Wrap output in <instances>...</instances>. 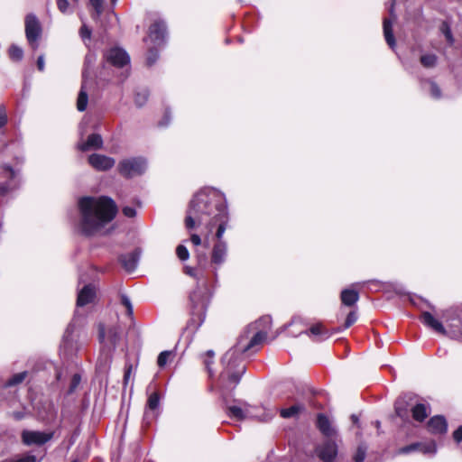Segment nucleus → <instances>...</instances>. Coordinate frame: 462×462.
I'll return each instance as SVG.
<instances>
[{
  "label": "nucleus",
  "instance_id": "obj_1",
  "mask_svg": "<svg viewBox=\"0 0 462 462\" xmlns=\"http://www.w3.org/2000/svg\"><path fill=\"white\" fill-rule=\"evenodd\" d=\"M271 325L270 316H263L250 324L245 333L240 336L236 345L223 356L221 359L223 370L218 378L217 388L225 403L227 402L228 397L231 396L245 372V366L241 359L242 354L258 351L267 337Z\"/></svg>",
  "mask_w": 462,
  "mask_h": 462
},
{
  "label": "nucleus",
  "instance_id": "obj_2",
  "mask_svg": "<svg viewBox=\"0 0 462 462\" xmlns=\"http://www.w3.org/2000/svg\"><path fill=\"white\" fill-rule=\"evenodd\" d=\"M228 212L225 195L215 189H203L190 200L185 226L192 229L196 225L205 226L209 232L217 226L216 236L220 239L226 228Z\"/></svg>",
  "mask_w": 462,
  "mask_h": 462
},
{
  "label": "nucleus",
  "instance_id": "obj_3",
  "mask_svg": "<svg viewBox=\"0 0 462 462\" xmlns=\"http://www.w3.org/2000/svg\"><path fill=\"white\" fill-rule=\"evenodd\" d=\"M78 206L80 213L79 228L85 236L99 232L117 213L115 201L108 197H83Z\"/></svg>",
  "mask_w": 462,
  "mask_h": 462
},
{
  "label": "nucleus",
  "instance_id": "obj_4",
  "mask_svg": "<svg viewBox=\"0 0 462 462\" xmlns=\"http://www.w3.org/2000/svg\"><path fill=\"white\" fill-rule=\"evenodd\" d=\"M185 273L198 279L197 288L190 293L189 300L191 304V321L198 322V326H200L204 322L212 293L207 282L198 278L197 272L193 268L186 267Z\"/></svg>",
  "mask_w": 462,
  "mask_h": 462
},
{
  "label": "nucleus",
  "instance_id": "obj_5",
  "mask_svg": "<svg viewBox=\"0 0 462 462\" xmlns=\"http://www.w3.org/2000/svg\"><path fill=\"white\" fill-rule=\"evenodd\" d=\"M226 413L228 417L237 420L254 419L260 421H269L274 415L273 411L263 406L254 407L244 402L243 407L237 405L226 406Z\"/></svg>",
  "mask_w": 462,
  "mask_h": 462
},
{
  "label": "nucleus",
  "instance_id": "obj_6",
  "mask_svg": "<svg viewBox=\"0 0 462 462\" xmlns=\"http://www.w3.org/2000/svg\"><path fill=\"white\" fill-rule=\"evenodd\" d=\"M77 318L68 325L60 345V351L63 355L70 356L75 355L84 344L79 340V332L76 325Z\"/></svg>",
  "mask_w": 462,
  "mask_h": 462
},
{
  "label": "nucleus",
  "instance_id": "obj_7",
  "mask_svg": "<svg viewBox=\"0 0 462 462\" xmlns=\"http://www.w3.org/2000/svg\"><path fill=\"white\" fill-rule=\"evenodd\" d=\"M147 167L146 161L142 157L125 159L119 162L118 172L125 178H133L143 174Z\"/></svg>",
  "mask_w": 462,
  "mask_h": 462
},
{
  "label": "nucleus",
  "instance_id": "obj_8",
  "mask_svg": "<svg viewBox=\"0 0 462 462\" xmlns=\"http://www.w3.org/2000/svg\"><path fill=\"white\" fill-rule=\"evenodd\" d=\"M217 240L210 255V263L213 266L212 273L216 282L218 278V268L226 262L227 257V244L222 240V237Z\"/></svg>",
  "mask_w": 462,
  "mask_h": 462
},
{
  "label": "nucleus",
  "instance_id": "obj_9",
  "mask_svg": "<svg viewBox=\"0 0 462 462\" xmlns=\"http://www.w3.org/2000/svg\"><path fill=\"white\" fill-rule=\"evenodd\" d=\"M42 34V27L34 14H28L25 18L26 39L33 50L39 46L38 40Z\"/></svg>",
  "mask_w": 462,
  "mask_h": 462
},
{
  "label": "nucleus",
  "instance_id": "obj_10",
  "mask_svg": "<svg viewBox=\"0 0 462 462\" xmlns=\"http://www.w3.org/2000/svg\"><path fill=\"white\" fill-rule=\"evenodd\" d=\"M447 322L450 337L462 342V309L448 311Z\"/></svg>",
  "mask_w": 462,
  "mask_h": 462
},
{
  "label": "nucleus",
  "instance_id": "obj_11",
  "mask_svg": "<svg viewBox=\"0 0 462 462\" xmlns=\"http://www.w3.org/2000/svg\"><path fill=\"white\" fill-rule=\"evenodd\" d=\"M53 432H43L37 430H23L21 437L22 441L26 446L43 445L53 438Z\"/></svg>",
  "mask_w": 462,
  "mask_h": 462
},
{
  "label": "nucleus",
  "instance_id": "obj_12",
  "mask_svg": "<svg viewBox=\"0 0 462 462\" xmlns=\"http://www.w3.org/2000/svg\"><path fill=\"white\" fill-rule=\"evenodd\" d=\"M105 58L107 62L119 68L124 67L130 62V57L127 52L117 47L108 50L105 54Z\"/></svg>",
  "mask_w": 462,
  "mask_h": 462
},
{
  "label": "nucleus",
  "instance_id": "obj_13",
  "mask_svg": "<svg viewBox=\"0 0 462 462\" xmlns=\"http://www.w3.org/2000/svg\"><path fill=\"white\" fill-rule=\"evenodd\" d=\"M316 453L323 462H333L337 455V446L328 439L316 448Z\"/></svg>",
  "mask_w": 462,
  "mask_h": 462
},
{
  "label": "nucleus",
  "instance_id": "obj_14",
  "mask_svg": "<svg viewBox=\"0 0 462 462\" xmlns=\"http://www.w3.org/2000/svg\"><path fill=\"white\" fill-rule=\"evenodd\" d=\"M413 451H420L423 454L434 455L437 452V446L434 441L425 443H412L399 449V454H409Z\"/></svg>",
  "mask_w": 462,
  "mask_h": 462
},
{
  "label": "nucleus",
  "instance_id": "obj_15",
  "mask_svg": "<svg viewBox=\"0 0 462 462\" xmlns=\"http://www.w3.org/2000/svg\"><path fill=\"white\" fill-rule=\"evenodd\" d=\"M88 162L97 171H107L114 167L116 161L106 155L93 153L88 157Z\"/></svg>",
  "mask_w": 462,
  "mask_h": 462
},
{
  "label": "nucleus",
  "instance_id": "obj_16",
  "mask_svg": "<svg viewBox=\"0 0 462 462\" xmlns=\"http://www.w3.org/2000/svg\"><path fill=\"white\" fill-rule=\"evenodd\" d=\"M166 33V25L163 21H156L149 28V38L156 45L164 42Z\"/></svg>",
  "mask_w": 462,
  "mask_h": 462
},
{
  "label": "nucleus",
  "instance_id": "obj_17",
  "mask_svg": "<svg viewBox=\"0 0 462 462\" xmlns=\"http://www.w3.org/2000/svg\"><path fill=\"white\" fill-rule=\"evenodd\" d=\"M394 2L392 3V5L389 9V14L391 18H384L383 19V34L385 41L389 47L391 49H394L395 47V39L393 33V23L396 19L395 14H394Z\"/></svg>",
  "mask_w": 462,
  "mask_h": 462
},
{
  "label": "nucleus",
  "instance_id": "obj_18",
  "mask_svg": "<svg viewBox=\"0 0 462 462\" xmlns=\"http://www.w3.org/2000/svg\"><path fill=\"white\" fill-rule=\"evenodd\" d=\"M96 297V287L93 284L85 285L78 293L77 306L83 307L91 303Z\"/></svg>",
  "mask_w": 462,
  "mask_h": 462
},
{
  "label": "nucleus",
  "instance_id": "obj_19",
  "mask_svg": "<svg viewBox=\"0 0 462 462\" xmlns=\"http://www.w3.org/2000/svg\"><path fill=\"white\" fill-rule=\"evenodd\" d=\"M428 429L431 433L442 434L447 431L448 424L443 416H434L428 422Z\"/></svg>",
  "mask_w": 462,
  "mask_h": 462
},
{
  "label": "nucleus",
  "instance_id": "obj_20",
  "mask_svg": "<svg viewBox=\"0 0 462 462\" xmlns=\"http://www.w3.org/2000/svg\"><path fill=\"white\" fill-rule=\"evenodd\" d=\"M139 254L137 252L122 254L119 261L125 271L131 273L137 267Z\"/></svg>",
  "mask_w": 462,
  "mask_h": 462
},
{
  "label": "nucleus",
  "instance_id": "obj_21",
  "mask_svg": "<svg viewBox=\"0 0 462 462\" xmlns=\"http://www.w3.org/2000/svg\"><path fill=\"white\" fill-rule=\"evenodd\" d=\"M102 144L103 140L101 135L97 134H92L88 137L87 142L79 143L78 147L80 151L86 152L91 148L99 149L102 147Z\"/></svg>",
  "mask_w": 462,
  "mask_h": 462
},
{
  "label": "nucleus",
  "instance_id": "obj_22",
  "mask_svg": "<svg viewBox=\"0 0 462 462\" xmlns=\"http://www.w3.org/2000/svg\"><path fill=\"white\" fill-rule=\"evenodd\" d=\"M317 427L321 431V433L326 437H331L336 432L334 428L331 426L328 418L322 413H319L318 415Z\"/></svg>",
  "mask_w": 462,
  "mask_h": 462
},
{
  "label": "nucleus",
  "instance_id": "obj_23",
  "mask_svg": "<svg viewBox=\"0 0 462 462\" xmlns=\"http://www.w3.org/2000/svg\"><path fill=\"white\" fill-rule=\"evenodd\" d=\"M340 299L345 306L352 307L357 302L359 294L355 290L345 289L341 291Z\"/></svg>",
  "mask_w": 462,
  "mask_h": 462
},
{
  "label": "nucleus",
  "instance_id": "obj_24",
  "mask_svg": "<svg viewBox=\"0 0 462 462\" xmlns=\"http://www.w3.org/2000/svg\"><path fill=\"white\" fill-rule=\"evenodd\" d=\"M87 80L85 77L83 76V82L81 85V88L79 90L78 99H77V108L79 111L83 112L86 110L88 102V96L87 93Z\"/></svg>",
  "mask_w": 462,
  "mask_h": 462
},
{
  "label": "nucleus",
  "instance_id": "obj_25",
  "mask_svg": "<svg viewBox=\"0 0 462 462\" xmlns=\"http://www.w3.org/2000/svg\"><path fill=\"white\" fill-rule=\"evenodd\" d=\"M304 333H310L311 336L317 337L318 338L316 340H324L330 337V334L324 329L321 324L313 325L309 331L306 330Z\"/></svg>",
  "mask_w": 462,
  "mask_h": 462
},
{
  "label": "nucleus",
  "instance_id": "obj_26",
  "mask_svg": "<svg viewBox=\"0 0 462 462\" xmlns=\"http://www.w3.org/2000/svg\"><path fill=\"white\" fill-rule=\"evenodd\" d=\"M412 417L417 421L424 420L428 415L427 406L423 403H418L411 409Z\"/></svg>",
  "mask_w": 462,
  "mask_h": 462
},
{
  "label": "nucleus",
  "instance_id": "obj_27",
  "mask_svg": "<svg viewBox=\"0 0 462 462\" xmlns=\"http://www.w3.org/2000/svg\"><path fill=\"white\" fill-rule=\"evenodd\" d=\"M407 395L403 397H400L396 400L394 404V409L397 416H399L402 419L408 417V409H407V402H406Z\"/></svg>",
  "mask_w": 462,
  "mask_h": 462
},
{
  "label": "nucleus",
  "instance_id": "obj_28",
  "mask_svg": "<svg viewBox=\"0 0 462 462\" xmlns=\"http://www.w3.org/2000/svg\"><path fill=\"white\" fill-rule=\"evenodd\" d=\"M304 409L303 405L295 404L291 406L290 408L282 409L280 414L284 419H289L296 416L300 411Z\"/></svg>",
  "mask_w": 462,
  "mask_h": 462
},
{
  "label": "nucleus",
  "instance_id": "obj_29",
  "mask_svg": "<svg viewBox=\"0 0 462 462\" xmlns=\"http://www.w3.org/2000/svg\"><path fill=\"white\" fill-rule=\"evenodd\" d=\"M26 376H27V372H21V373L15 374L5 382V386L12 387V386L17 385V384L23 383V380L26 378Z\"/></svg>",
  "mask_w": 462,
  "mask_h": 462
},
{
  "label": "nucleus",
  "instance_id": "obj_30",
  "mask_svg": "<svg viewBox=\"0 0 462 462\" xmlns=\"http://www.w3.org/2000/svg\"><path fill=\"white\" fill-rule=\"evenodd\" d=\"M437 56L435 54H424L420 57V63L425 68H433L437 64Z\"/></svg>",
  "mask_w": 462,
  "mask_h": 462
},
{
  "label": "nucleus",
  "instance_id": "obj_31",
  "mask_svg": "<svg viewBox=\"0 0 462 462\" xmlns=\"http://www.w3.org/2000/svg\"><path fill=\"white\" fill-rule=\"evenodd\" d=\"M120 302L125 308L126 315L132 319L134 314V308L130 298L125 294H122L120 296Z\"/></svg>",
  "mask_w": 462,
  "mask_h": 462
},
{
  "label": "nucleus",
  "instance_id": "obj_32",
  "mask_svg": "<svg viewBox=\"0 0 462 462\" xmlns=\"http://www.w3.org/2000/svg\"><path fill=\"white\" fill-rule=\"evenodd\" d=\"M439 30L444 34L448 43L454 42V38L451 32L450 24L447 21H443L440 24Z\"/></svg>",
  "mask_w": 462,
  "mask_h": 462
},
{
  "label": "nucleus",
  "instance_id": "obj_33",
  "mask_svg": "<svg viewBox=\"0 0 462 462\" xmlns=\"http://www.w3.org/2000/svg\"><path fill=\"white\" fill-rule=\"evenodd\" d=\"M110 362V354L108 352L103 353L97 360V366L100 370H106L109 367Z\"/></svg>",
  "mask_w": 462,
  "mask_h": 462
},
{
  "label": "nucleus",
  "instance_id": "obj_34",
  "mask_svg": "<svg viewBox=\"0 0 462 462\" xmlns=\"http://www.w3.org/2000/svg\"><path fill=\"white\" fill-rule=\"evenodd\" d=\"M9 56L10 58L13 60H21L23 56V50L17 46V45H11L10 48H9Z\"/></svg>",
  "mask_w": 462,
  "mask_h": 462
},
{
  "label": "nucleus",
  "instance_id": "obj_35",
  "mask_svg": "<svg viewBox=\"0 0 462 462\" xmlns=\"http://www.w3.org/2000/svg\"><path fill=\"white\" fill-rule=\"evenodd\" d=\"M148 97H149V92L147 89H142V90L136 92L135 97H134V102H135L136 106H138L140 107L143 106L146 103Z\"/></svg>",
  "mask_w": 462,
  "mask_h": 462
},
{
  "label": "nucleus",
  "instance_id": "obj_36",
  "mask_svg": "<svg viewBox=\"0 0 462 462\" xmlns=\"http://www.w3.org/2000/svg\"><path fill=\"white\" fill-rule=\"evenodd\" d=\"M160 405V396L158 393L150 394L147 401V408L151 411L156 410Z\"/></svg>",
  "mask_w": 462,
  "mask_h": 462
},
{
  "label": "nucleus",
  "instance_id": "obj_37",
  "mask_svg": "<svg viewBox=\"0 0 462 462\" xmlns=\"http://www.w3.org/2000/svg\"><path fill=\"white\" fill-rule=\"evenodd\" d=\"M367 448L365 445H359L356 452L354 456V461L355 462H364L365 456H366Z\"/></svg>",
  "mask_w": 462,
  "mask_h": 462
},
{
  "label": "nucleus",
  "instance_id": "obj_38",
  "mask_svg": "<svg viewBox=\"0 0 462 462\" xmlns=\"http://www.w3.org/2000/svg\"><path fill=\"white\" fill-rule=\"evenodd\" d=\"M89 2L95 9V14H93V18L97 19L103 12V0H89Z\"/></svg>",
  "mask_w": 462,
  "mask_h": 462
},
{
  "label": "nucleus",
  "instance_id": "obj_39",
  "mask_svg": "<svg viewBox=\"0 0 462 462\" xmlns=\"http://www.w3.org/2000/svg\"><path fill=\"white\" fill-rule=\"evenodd\" d=\"M176 254L181 261H186L189 257V253L186 246L180 245L176 248Z\"/></svg>",
  "mask_w": 462,
  "mask_h": 462
},
{
  "label": "nucleus",
  "instance_id": "obj_40",
  "mask_svg": "<svg viewBox=\"0 0 462 462\" xmlns=\"http://www.w3.org/2000/svg\"><path fill=\"white\" fill-rule=\"evenodd\" d=\"M107 337L109 343L115 347L119 339L117 329L116 328H109Z\"/></svg>",
  "mask_w": 462,
  "mask_h": 462
},
{
  "label": "nucleus",
  "instance_id": "obj_41",
  "mask_svg": "<svg viewBox=\"0 0 462 462\" xmlns=\"http://www.w3.org/2000/svg\"><path fill=\"white\" fill-rule=\"evenodd\" d=\"M159 54L156 49L151 48L148 51L146 62L148 66L153 65L158 60Z\"/></svg>",
  "mask_w": 462,
  "mask_h": 462
},
{
  "label": "nucleus",
  "instance_id": "obj_42",
  "mask_svg": "<svg viewBox=\"0 0 462 462\" xmlns=\"http://www.w3.org/2000/svg\"><path fill=\"white\" fill-rule=\"evenodd\" d=\"M171 354L170 351H162L160 353L157 358V364L160 367H163L167 364Z\"/></svg>",
  "mask_w": 462,
  "mask_h": 462
},
{
  "label": "nucleus",
  "instance_id": "obj_43",
  "mask_svg": "<svg viewBox=\"0 0 462 462\" xmlns=\"http://www.w3.org/2000/svg\"><path fill=\"white\" fill-rule=\"evenodd\" d=\"M80 381H81V376L79 374H75L72 376L70 383H69V393H72L78 388V386L80 383Z\"/></svg>",
  "mask_w": 462,
  "mask_h": 462
},
{
  "label": "nucleus",
  "instance_id": "obj_44",
  "mask_svg": "<svg viewBox=\"0 0 462 462\" xmlns=\"http://www.w3.org/2000/svg\"><path fill=\"white\" fill-rule=\"evenodd\" d=\"M356 319H357L356 311H355V310L350 311L348 313V315L346 316V321L344 324V328H347L351 327L356 321Z\"/></svg>",
  "mask_w": 462,
  "mask_h": 462
},
{
  "label": "nucleus",
  "instance_id": "obj_45",
  "mask_svg": "<svg viewBox=\"0 0 462 462\" xmlns=\"http://www.w3.org/2000/svg\"><path fill=\"white\" fill-rule=\"evenodd\" d=\"M430 95L432 97L436 98V99H439L441 97V91H440V88H439V86L433 82V81H430Z\"/></svg>",
  "mask_w": 462,
  "mask_h": 462
},
{
  "label": "nucleus",
  "instance_id": "obj_46",
  "mask_svg": "<svg viewBox=\"0 0 462 462\" xmlns=\"http://www.w3.org/2000/svg\"><path fill=\"white\" fill-rule=\"evenodd\" d=\"M207 358L204 360V364L206 365V368L209 374V375L211 376V369H210V365L213 363V357H214V352L212 350H208L207 352Z\"/></svg>",
  "mask_w": 462,
  "mask_h": 462
},
{
  "label": "nucleus",
  "instance_id": "obj_47",
  "mask_svg": "<svg viewBox=\"0 0 462 462\" xmlns=\"http://www.w3.org/2000/svg\"><path fill=\"white\" fill-rule=\"evenodd\" d=\"M79 34L83 41L89 40L91 37V30L86 24H83L79 30Z\"/></svg>",
  "mask_w": 462,
  "mask_h": 462
},
{
  "label": "nucleus",
  "instance_id": "obj_48",
  "mask_svg": "<svg viewBox=\"0 0 462 462\" xmlns=\"http://www.w3.org/2000/svg\"><path fill=\"white\" fill-rule=\"evenodd\" d=\"M123 213L127 217H134L136 215V210L132 207H124L123 208Z\"/></svg>",
  "mask_w": 462,
  "mask_h": 462
},
{
  "label": "nucleus",
  "instance_id": "obj_49",
  "mask_svg": "<svg viewBox=\"0 0 462 462\" xmlns=\"http://www.w3.org/2000/svg\"><path fill=\"white\" fill-rule=\"evenodd\" d=\"M57 5H58L59 10L61 13H66L69 8V2H68V0H58Z\"/></svg>",
  "mask_w": 462,
  "mask_h": 462
},
{
  "label": "nucleus",
  "instance_id": "obj_50",
  "mask_svg": "<svg viewBox=\"0 0 462 462\" xmlns=\"http://www.w3.org/2000/svg\"><path fill=\"white\" fill-rule=\"evenodd\" d=\"M453 439L456 442L462 441V426H459L453 433Z\"/></svg>",
  "mask_w": 462,
  "mask_h": 462
},
{
  "label": "nucleus",
  "instance_id": "obj_51",
  "mask_svg": "<svg viewBox=\"0 0 462 462\" xmlns=\"http://www.w3.org/2000/svg\"><path fill=\"white\" fill-rule=\"evenodd\" d=\"M132 369H133V365H128L126 366V368H125V374H124V383L125 384H127V383H128V381L130 379Z\"/></svg>",
  "mask_w": 462,
  "mask_h": 462
},
{
  "label": "nucleus",
  "instance_id": "obj_52",
  "mask_svg": "<svg viewBox=\"0 0 462 462\" xmlns=\"http://www.w3.org/2000/svg\"><path fill=\"white\" fill-rule=\"evenodd\" d=\"M7 123V116L5 109L0 108V128Z\"/></svg>",
  "mask_w": 462,
  "mask_h": 462
},
{
  "label": "nucleus",
  "instance_id": "obj_53",
  "mask_svg": "<svg viewBox=\"0 0 462 462\" xmlns=\"http://www.w3.org/2000/svg\"><path fill=\"white\" fill-rule=\"evenodd\" d=\"M37 68L40 71H43L45 68V61L43 55H41L37 59Z\"/></svg>",
  "mask_w": 462,
  "mask_h": 462
},
{
  "label": "nucleus",
  "instance_id": "obj_54",
  "mask_svg": "<svg viewBox=\"0 0 462 462\" xmlns=\"http://www.w3.org/2000/svg\"><path fill=\"white\" fill-rule=\"evenodd\" d=\"M8 183H0V196H5L9 191Z\"/></svg>",
  "mask_w": 462,
  "mask_h": 462
},
{
  "label": "nucleus",
  "instance_id": "obj_55",
  "mask_svg": "<svg viewBox=\"0 0 462 462\" xmlns=\"http://www.w3.org/2000/svg\"><path fill=\"white\" fill-rule=\"evenodd\" d=\"M12 416L13 418L15 420H21L24 418L25 414L23 411H14L12 413Z\"/></svg>",
  "mask_w": 462,
  "mask_h": 462
},
{
  "label": "nucleus",
  "instance_id": "obj_56",
  "mask_svg": "<svg viewBox=\"0 0 462 462\" xmlns=\"http://www.w3.org/2000/svg\"><path fill=\"white\" fill-rule=\"evenodd\" d=\"M190 241L194 245H199L201 244V239L199 235L193 234L190 236Z\"/></svg>",
  "mask_w": 462,
  "mask_h": 462
},
{
  "label": "nucleus",
  "instance_id": "obj_57",
  "mask_svg": "<svg viewBox=\"0 0 462 462\" xmlns=\"http://www.w3.org/2000/svg\"><path fill=\"white\" fill-rule=\"evenodd\" d=\"M106 330H105V328L103 326H100L99 327V333H98V337H99V340L101 343H103L105 340H106Z\"/></svg>",
  "mask_w": 462,
  "mask_h": 462
},
{
  "label": "nucleus",
  "instance_id": "obj_58",
  "mask_svg": "<svg viewBox=\"0 0 462 462\" xmlns=\"http://www.w3.org/2000/svg\"><path fill=\"white\" fill-rule=\"evenodd\" d=\"M6 169H7V171L10 172L11 177H14V170H13L11 167H7Z\"/></svg>",
  "mask_w": 462,
  "mask_h": 462
},
{
  "label": "nucleus",
  "instance_id": "obj_59",
  "mask_svg": "<svg viewBox=\"0 0 462 462\" xmlns=\"http://www.w3.org/2000/svg\"><path fill=\"white\" fill-rule=\"evenodd\" d=\"M351 419H352V420H353V422H354V423H356V422H357V420H358L357 416H356V415H355V414H353V415L351 416Z\"/></svg>",
  "mask_w": 462,
  "mask_h": 462
},
{
  "label": "nucleus",
  "instance_id": "obj_60",
  "mask_svg": "<svg viewBox=\"0 0 462 462\" xmlns=\"http://www.w3.org/2000/svg\"><path fill=\"white\" fill-rule=\"evenodd\" d=\"M111 1H112V3H113L114 5L117 2V0H111Z\"/></svg>",
  "mask_w": 462,
  "mask_h": 462
},
{
  "label": "nucleus",
  "instance_id": "obj_61",
  "mask_svg": "<svg viewBox=\"0 0 462 462\" xmlns=\"http://www.w3.org/2000/svg\"><path fill=\"white\" fill-rule=\"evenodd\" d=\"M72 462H78V461H77V460H74V461H72Z\"/></svg>",
  "mask_w": 462,
  "mask_h": 462
}]
</instances>
